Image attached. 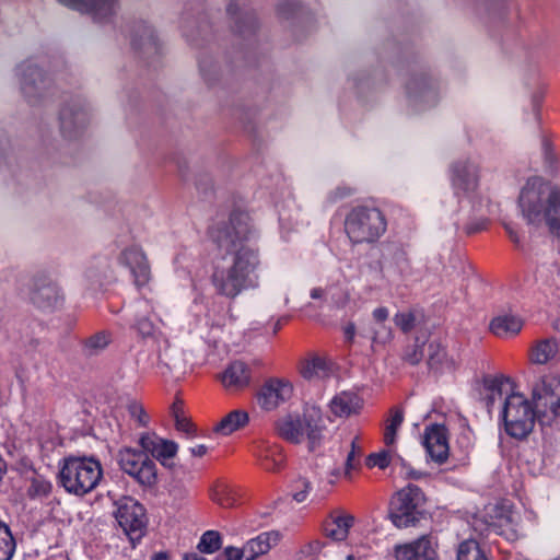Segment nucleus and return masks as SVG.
Instances as JSON below:
<instances>
[{
	"instance_id": "1",
	"label": "nucleus",
	"mask_w": 560,
	"mask_h": 560,
	"mask_svg": "<svg viewBox=\"0 0 560 560\" xmlns=\"http://www.w3.org/2000/svg\"><path fill=\"white\" fill-rule=\"evenodd\" d=\"M255 235L252 219L243 211L233 212L229 222L211 228V240L226 252L211 276L218 294L233 300L244 290L258 288L261 259L258 247L249 244Z\"/></svg>"
},
{
	"instance_id": "2",
	"label": "nucleus",
	"mask_w": 560,
	"mask_h": 560,
	"mask_svg": "<svg viewBox=\"0 0 560 560\" xmlns=\"http://www.w3.org/2000/svg\"><path fill=\"white\" fill-rule=\"evenodd\" d=\"M517 206L528 225L547 226L560 237V189L542 177L534 176L522 187Z\"/></svg>"
},
{
	"instance_id": "3",
	"label": "nucleus",
	"mask_w": 560,
	"mask_h": 560,
	"mask_svg": "<svg viewBox=\"0 0 560 560\" xmlns=\"http://www.w3.org/2000/svg\"><path fill=\"white\" fill-rule=\"evenodd\" d=\"M345 233L352 245L374 244L387 230L383 211L372 206H355L345 218Z\"/></svg>"
},
{
	"instance_id": "4",
	"label": "nucleus",
	"mask_w": 560,
	"mask_h": 560,
	"mask_svg": "<svg viewBox=\"0 0 560 560\" xmlns=\"http://www.w3.org/2000/svg\"><path fill=\"white\" fill-rule=\"evenodd\" d=\"M102 476L98 460L93 457L70 456L63 459L58 478L67 492L83 497L97 487Z\"/></svg>"
},
{
	"instance_id": "5",
	"label": "nucleus",
	"mask_w": 560,
	"mask_h": 560,
	"mask_svg": "<svg viewBox=\"0 0 560 560\" xmlns=\"http://www.w3.org/2000/svg\"><path fill=\"white\" fill-rule=\"evenodd\" d=\"M428 515L427 499L418 486L408 485L390 500L389 518L398 528L416 526Z\"/></svg>"
},
{
	"instance_id": "6",
	"label": "nucleus",
	"mask_w": 560,
	"mask_h": 560,
	"mask_svg": "<svg viewBox=\"0 0 560 560\" xmlns=\"http://www.w3.org/2000/svg\"><path fill=\"white\" fill-rule=\"evenodd\" d=\"M502 415L505 432L517 440L528 436L535 427L537 416L532 402L520 393L506 397Z\"/></svg>"
},
{
	"instance_id": "7",
	"label": "nucleus",
	"mask_w": 560,
	"mask_h": 560,
	"mask_svg": "<svg viewBox=\"0 0 560 560\" xmlns=\"http://www.w3.org/2000/svg\"><path fill=\"white\" fill-rule=\"evenodd\" d=\"M120 469L143 487H152L158 481L156 465L145 451L126 447L118 452Z\"/></svg>"
},
{
	"instance_id": "8",
	"label": "nucleus",
	"mask_w": 560,
	"mask_h": 560,
	"mask_svg": "<svg viewBox=\"0 0 560 560\" xmlns=\"http://www.w3.org/2000/svg\"><path fill=\"white\" fill-rule=\"evenodd\" d=\"M322 429L323 425L314 420L312 416H304L303 419L287 416L276 422V431L279 436L296 444L301 443L306 436L311 451L320 442Z\"/></svg>"
},
{
	"instance_id": "9",
	"label": "nucleus",
	"mask_w": 560,
	"mask_h": 560,
	"mask_svg": "<svg viewBox=\"0 0 560 560\" xmlns=\"http://www.w3.org/2000/svg\"><path fill=\"white\" fill-rule=\"evenodd\" d=\"M115 518L130 539L140 538L145 529L147 516L143 505L130 497L116 502Z\"/></svg>"
},
{
	"instance_id": "10",
	"label": "nucleus",
	"mask_w": 560,
	"mask_h": 560,
	"mask_svg": "<svg viewBox=\"0 0 560 560\" xmlns=\"http://www.w3.org/2000/svg\"><path fill=\"white\" fill-rule=\"evenodd\" d=\"M293 395V385L285 378L270 377L260 386L256 399L265 411L276 410Z\"/></svg>"
},
{
	"instance_id": "11",
	"label": "nucleus",
	"mask_w": 560,
	"mask_h": 560,
	"mask_svg": "<svg viewBox=\"0 0 560 560\" xmlns=\"http://www.w3.org/2000/svg\"><path fill=\"white\" fill-rule=\"evenodd\" d=\"M480 166L471 159H463L451 166V182L457 196L474 194L479 186Z\"/></svg>"
},
{
	"instance_id": "12",
	"label": "nucleus",
	"mask_w": 560,
	"mask_h": 560,
	"mask_svg": "<svg viewBox=\"0 0 560 560\" xmlns=\"http://www.w3.org/2000/svg\"><path fill=\"white\" fill-rule=\"evenodd\" d=\"M27 296L32 304L43 311H52L59 307L63 301L57 284L45 276L33 278Z\"/></svg>"
},
{
	"instance_id": "13",
	"label": "nucleus",
	"mask_w": 560,
	"mask_h": 560,
	"mask_svg": "<svg viewBox=\"0 0 560 560\" xmlns=\"http://www.w3.org/2000/svg\"><path fill=\"white\" fill-rule=\"evenodd\" d=\"M280 533L270 530L249 539L243 548L228 547L224 550L226 560H255L266 555L280 540Z\"/></svg>"
},
{
	"instance_id": "14",
	"label": "nucleus",
	"mask_w": 560,
	"mask_h": 560,
	"mask_svg": "<svg viewBox=\"0 0 560 560\" xmlns=\"http://www.w3.org/2000/svg\"><path fill=\"white\" fill-rule=\"evenodd\" d=\"M59 4L90 15L94 22L108 23L116 15L118 0H56Z\"/></svg>"
},
{
	"instance_id": "15",
	"label": "nucleus",
	"mask_w": 560,
	"mask_h": 560,
	"mask_svg": "<svg viewBox=\"0 0 560 560\" xmlns=\"http://www.w3.org/2000/svg\"><path fill=\"white\" fill-rule=\"evenodd\" d=\"M438 549V538L427 534L410 542L396 545L394 557L396 560H436L439 558Z\"/></svg>"
},
{
	"instance_id": "16",
	"label": "nucleus",
	"mask_w": 560,
	"mask_h": 560,
	"mask_svg": "<svg viewBox=\"0 0 560 560\" xmlns=\"http://www.w3.org/2000/svg\"><path fill=\"white\" fill-rule=\"evenodd\" d=\"M423 446L432 460L443 464L450 455L448 432L444 424H430L423 433Z\"/></svg>"
},
{
	"instance_id": "17",
	"label": "nucleus",
	"mask_w": 560,
	"mask_h": 560,
	"mask_svg": "<svg viewBox=\"0 0 560 560\" xmlns=\"http://www.w3.org/2000/svg\"><path fill=\"white\" fill-rule=\"evenodd\" d=\"M119 262L129 268L135 284L140 288L151 279V270L148 258L140 247L131 246L122 250L118 258Z\"/></svg>"
},
{
	"instance_id": "18",
	"label": "nucleus",
	"mask_w": 560,
	"mask_h": 560,
	"mask_svg": "<svg viewBox=\"0 0 560 560\" xmlns=\"http://www.w3.org/2000/svg\"><path fill=\"white\" fill-rule=\"evenodd\" d=\"M139 443L149 455L155 457L163 466L170 467L171 460L177 453L178 446L175 442L164 440L155 433H144L140 436Z\"/></svg>"
},
{
	"instance_id": "19",
	"label": "nucleus",
	"mask_w": 560,
	"mask_h": 560,
	"mask_svg": "<svg viewBox=\"0 0 560 560\" xmlns=\"http://www.w3.org/2000/svg\"><path fill=\"white\" fill-rule=\"evenodd\" d=\"M355 517L342 510L332 511L323 523V532L327 538L334 541H343L348 538L350 528L353 527Z\"/></svg>"
},
{
	"instance_id": "20",
	"label": "nucleus",
	"mask_w": 560,
	"mask_h": 560,
	"mask_svg": "<svg viewBox=\"0 0 560 560\" xmlns=\"http://www.w3.org/2000/svg\"><path fill=\"white\" fill-rule=\"evenodd\" d=\"M221 382L228 390H242L252 382V369L243 361H233L223 371Z\"/></svg>"
},
{
	"instance_id": "21",
	"label": "nucleus",
	"mask_w": 560,
	"mask_h": 560,
	"mask_svg": "<svg viewBox=\"0 0 560 560\" xmlns=\"http://www.w3.org/2000/svg\"><path fill=\"white\" fill-rule=\"evenodd\" d=\"M560 354L559 341L553 338H545L535 341L528 351V360L536 365H547L556 362Z\"/></svg>"
},
{
	"instance_id": "22",
	"label": "nucleus",
	"mask_w": 560,
	"mask_h": 560,
	"mask_svg": "<svg viewBox=\"0 0 560 560\" xmlns=\"http://www.w3.org/2000/svg\"><path fill=\"white\" fill-rule=\"evenodd\" d=\"M560 394V378L552 376L541 377L533 387L532 396L536 408L545 407L551 409V402Z\"/></svg>"
},
{
	"instance_id": "23",
	"label": "nucleus",
	"mask_w": 560,
	"mask_h": 560,
	"mask_svg": "<svg viewBox=\"0 0 560 560\" xmlns=\"http://www.w3.org/2000/svg\"><path fill=\"white\" fill-rule=\"evenodd\" d=\"M254 455L257 457L259 465L267 471H277L284 464V455L282 448L276 444L259 443Z\"/></svg>"
},
{
	"instance_id": "24",
	"label": "nucleus",
	"mask_w": 560,
	"mask_h": 560,
	"mask_svg": "<svg viewBox=\"0 0 560 560\" xmlns=\"http://www.w3.org/2000/svg\"><path fill=\"white\" fill-rule=\"evenodd\" d=\"M22 74V91L28 98L35 97L45 85L42 71L30 61L20 66Z\"/></svg>"
},
{
	"instance_id": "25",
	"label": "nucleus",
	"mask_w": 560,
	"mask_h": 560,
	"mask_svg": "<svg viewBox=\"0 0 560 560\" xmlns=\"http://www.w3.org/2000/svg\"><path fill=\"white\" fill-rule=\"evenodd\" d=\"M332 372V364L323 357H312L301 363L300 373L308 381L323 380L328 377Z\"/></svg>"
},
{
	"instance_id": "26",
	"label": "nucleus",
	"mask_w": 560,
	"mask_h": 560,
	"mask_svg": "<svg viewBox=\"0 0 560 560\" xmlns=\"http://www.w3.org/2000/svg\"><path fill=\"white\" fill-rule=\"evenodd\" d=\"M427 364L430 370L442 372L454 368V360L448 358L445 348L436 340L425 346Z\"/></svg>"
},
{
	"instance_id": "27",
	"label": "nucleus",
	"mask_w": 560,
	"mask_h": 560,
	"mask_svg": "<svg viewBox=\"0 0 560 560\" xmlns=\"http://www.w3.org/2000/svg\"><path fill=\"white\" fill-rule=\"evenodd\" d=\"M361 408L360 398L348 392H342L330 401V410L337 417H349Z\"/></svg>"
},
{
	"instance_id": "28",
	"label": "nucleus",
	"mask_w": 560,
	"mask_h": 560,
	"mask_svg": "<svg viewBox=\"0 0 560 560\" xmlns=\"http://www.w3.org/2000/svg\"><path fill=\"white\" fill-rule=\"evenodd\" d=\"M523 327V320L514 315H502L493 318L490 330L500 338L517 335Z\"/></svg>"
},
{
	"instance_id": "29",
	"label": "nucleus",
	"mask_w": 560,
	"mask_h": 560,
	"mask_svg": "<svg viewBox=\"0 0 560 560\" xmlns=\"http://www.w3.org/2000/svg\"><path fill=\"white\" fill-rule=\"evenodd\" d=\"M249 421L248 413L244 410H233L215 424L214 431L222 435H230L236 430L245 427Z\"/></svg>"
},
{
	"instance_id": "30",
	"label": "nucleus",
	"mask_w": 560,
	"mask_h": 560,
	"mask_svg": "<svg viewBox=\"0 0 560 560\" xmlns=\"http://www.w3.org/2000/svg\"><path fill=\"white\" fill-rule=\"evenodd\" d=\"M211 500L220 505L221 508L229 509L235 505L237 502V494L231 485L217 481L210 491Z\"/></svg>"
},
{
	"instance_id": "31",
	"label": "nucleus",
	"mask_w": 560,
	"mask_h": 560,
	"mask_svg": "<svg viewBox=\"0 0 560 560\" xmlns=\"http://www.w3.org/2000/svg\"><path fill=\"white\" fill-rule=\"evenodd\" d=\"M456 560H490V557L476 539H466L457 546Z\"/></svg>"
},
{
	"instance_id": "32",
	"label": "nucleus",
	"mask_w": 560,
	"mask_h": 560,
	"mask_svg": "<svg viewBox=\"0 0 560 560\" xmlns=\"http://www.w3.org/2000/svg\"><path fill=\"white\" fill-rule=\"evenodd\" d=\"M334 548L332 544L322 540H312L303 545L295 555L296 560H318L319 555L327 556Z\"/></svg>"
},
{
	"instance_id": "33",
	"label": "nucleus",
	"mask_w": 560,
	"mask_h": 560,
	"mask_svg": "<svg viewBox=\"0 0 560 560\" xmlns=\"http://www.w3.org/2000/svg\"><path fill=\"white\" fill-rule=\"evenodd\" d=\"M86 121V115L82 110L72 112L63 108L60 112V128L65 136L72 137L75 127H83Z\"/></svg>"
},
{
	"instance_id": "34",
	"label": "nucleus",
	"mask_w": 560,
	"mask_h": 560,
	"mask_svg": "<svg viewBox=\"0 0 560 560\" xmlns=\"http://www.w3.org/2000/svg\"><path fill=\"white\" fill-rule=\"evenodd\" d=\"M110 342V335L107 331H98L82 342V350L84 355H95L104 350Z\"/></svg>"
},
{
	"instance_id": "35",
	"label": "nucleus",
	"mask_w": 560,
	"mask_h": 560,
	"mask_svg": "<svg viewBox=\"0 0 560 560\" xmlns=\"http://www.w3.org/2000/svg\"><path fill=\"white\" fill-rule=\"evenodd\" d=\"M404 421V411L399 407H394L390 409L389 418L386 421L385 430H384V443L389 446L393 445L396 441V435L399 427Z\"/></svg>"
},
{
	"instance_id": "36",
	"label": "nucleus",
	"mask_w": 560,
	"mask_h": 560,
	"mask_svg": "<svg viewBox=\"0 0 560 560\" xmlns=\"http://www.w3.org/2000/svg\"><path fill=\"white\" fill-rule=\"evenodd\" d=\"M15 548V539L10 527L0 521V560H11Z\"/></svg>"
},
{
	"instance_id": "37",
	"label": "nucleus",
	"mask_w": 560,
	"mask_h": 560,
	"mask_svg": "<svg viewBox=\"0 0 560 560\" xmlns=\"http://www.w3.org/2000/svg\"><path fill=\"white\" fill-rule=\"evenodd\" d=\"M51 491V483L40 475H35L30 479L27 495L31 499H42L47 497Z\"/></svg>"
},
{
	"instance_id": "38",
	"label": "nucleus",
	"mask_w": 560,
	"mask_h": 560,
	"mask_svg": "<svg viewBox=\"0 0 560 560\" xmlns=\"http://www.w3.org/2000/svg\"><path fill=\"white\" fill-rule=\"evenodd\" d=\"M221 535L215 530H207L198 542V550L203 553H213L221 548Z\"/></svg>"
},
{
	"instance_id": "39",
	"label": "nucleus",
	"mask_w": 560,
	"mask_h": 560,
	"mask_svg": "<svg viewBox=\"0 0 560 560\" xmlns=\"http://www.w3.org/2000/svg\"><path fill=\"white\" fill-rule=\"evenodd\" d=\"M312 489V482L306 477H299L292 483V498L298 502H304Z\"/></svg>"
},
{
	"instance_id": "40",
	"label": "nucleus",
	"mask_w": 560,
	"mask_h": 560,
	"mask_svg": "<svg viewBox=\"0 0 560 560\" xmlns=\"http://www.w3.org/2000/svg\"><path fill=\"white\" fill-rule=\"evenodd\" d=\"M394 323L402 332H409L415 328L416 316L412 312L397 313Z\"/></svg>"
},
{
	"instance_id": "41",
	"label": "nucleus",
	"mask_w": 560,
	"mask_h": 560,
	"mask_svg": "<svg viewBox=\"0 0 560 560\" xmlns=\"http://www.w3.org/2000/svg\"><path fill=\"white\" fill-rule=\"evenodd\" d=\"M485 389L488 392L486 396V406L491 408L495 398L501 397V384L494 378H486L483 382Z\"/></svg>"
},
{
	"instance_id": "42",
	"label": "nucleus",
	"mask_w": 560,
	"mask_h": 560,
	"mask_svg": "<svg viewBox=\"0 0 560 560\" xmlns=\"http://www.w3.org/2000/svg\"><path fill=\"white\" fill-rule=\"evenodd\" d=\"M425 355V345H413L405 350L402 360L411 365L418 364Z\"/></svg>"
},
{
	"instance_id": "43",
	"label": "nucleus",
	"mask_w": 560,
	"mask_h": 560,
	"mask_svg": "<svg viewBox=\"0 0 560 560\" xmlns=\"http://www.w3.org/2000/svg\"><path fill=\"white\" fill-rule=\"evenodd\" d=\"M362 454L361 447L358 445V438L351 442V451L347 455L346 476L350 477V471L359 464V457Z\"/></svg>"
},
{
	"instance_id": "44",
	"label": "nucleus",
	"mask_w": 560,
	"mask_h": 560,
	"mask_svg": "<svg viewBox=\"0 0 560 560\" xmlns=\"http://www.w3.org/2000/svg\"><path fill=\"white\" fill-rule=\"evenodd\" d=\"M393 337L390 327L386 324H374L372 327V341L375 343H386Z\"/></svg>"
},
{
	"instance_id": "45",
	"label": "nucleus",
	"mask_w": 560,
	"mask_h": 560,
	"mask_svg": "<svg viewBox=\"0 0 560 560\" xmlns=\"http://www.w3.org/2000/svg\"><path fill=\"white\" fill-rule=\"evenodd\" d=\"M389 464L390 453L388 451L370 454L366 458V465L369 467H378L381 469H385Z\"/></svg>"
},
{
	"instance_id": "46",
	"label": "nucleus",
	"mask_w": 560,
	"mask_h": 560,
	"mask_svg": "<svg viewBox=\"0 0 560 560\" xmlns=\"http://www.w3.org/2000/svg\"><path fill=\"white\" fill-rule=\"evenodd\" d=\"M354 191H355L354 188L347 186V185H341V186L336 187L334 190H331L327 195V199L329 202H337L341 199L352 196L354 194Z\"/></svg>"
},
{
	"instance_id": "47",
	"label": "nucleus",
	"mask_w": 560,
	"mask_h": 560,
	"mask_svg": "<svg viewBox=\"0 0 560 560\" xmlns=\"http://www.w3.org/2000/svg\"><path fill=\"white\" fill-rule=\"evenodd\" d=\"M128 411L130 417L137 420L140 425H145L148 423L149 418L142 405L133 401L129 404Z\"/></svg>"
},
{
	"instance_id": "48",
	"label": "nucleus",
	"mask_w": 560,
	"mask_h": 560,
	"mask_svg": "<svg viewBox=\"0 0 560 560\" xmlns=\"http://www.w3.org/2000/svg\"><path fill=\"white\" fill-rule=\"evenodd\" d=\"M135 328L142 337H150L154 332V324L145 316L137 319Z\"/></svg>"
},
{
	"instance_id": "49",
	"label": "nucleus",
	"mask_w": 560,
	"mask_h": 560,
	"mask_svg": "<svg viewBox=\"0 0 560 560\" xmlns=\"http://www.w3.org/2000/svg\"><path fill=\"white\" fill-rule=\"evenodd\" d=\"M174 421L178 431L186 433L188 436H194L196 434V427L190 419L186 417V415L174 419Z\"/></svg>"
},
{
	"instance_id": "50",
	"label": "nucleus",
	"mask_w": 560,
	"mask_h": 560,
	"mask_svg": "<svg viewBox=\"0 0 560 560\" xmlns=\"http://www.w3.org/2000/svg\"><path fill=\"white\" fill-rule=\"evenodd\" d=\"M389 316V311L387 307L380 306L375 308L372 313L374 324H386V320Z\"/></svg>"
},
{
	"instance_id": "51",
	"label": "nucleus",
	"mask_w": 560,
	"mask_h": 560,
	"mask_svg": "<svg viewBox=\"0 0 560 560\" xmlns=\"http://www.w3.org/2000/svg\"><path fill=\"white\" fill-rule=\"evenodd\" d=\"M171 415L174 419L185 416L184 402L182 399L176 398L171 406Z\"/></svg>"
},
{
	"instance_id": "52",
	"label": "nucleus",
	"mask_w": 560,
	"mask_h": 560,
	"mask_svg": "<svg viewBox=\"0 0 560 560\" xmlns=\"http://www.w3.org/2000/svg\"><path fill=\"white\" fill-rule=\"evenodd\" d=\"M189 451H190L191 456L202 457L206 455L208 448L206 445L199 444V445L191 447Z\"/></svg>"
},
{
	"instance_id": "53",
	"label": "nucleus",
	"mask_w": 560,
	"mask_h": 560,
	"mask_svg": "<svg viewBox=\"0 0 560 560\" xmlns=\"http://www.w3.org/2000/svg\"><path fill=\"white\" fill-rule=\"evenodd\" d=\"M355 335V327L353 324H349L345 327V336L347 340L352 341L353 337Z\"/></svg>"
},
{
	"instance_id": "54",
	"label": "nucleus",
	"mask_w": 560,
	"mask_h": 560,
	"mask_svg": "<svg viewBox=\"0 0 560 560\" xmlns=\"http://www.w3.org/2000/svg\"><path fill=\"white\" fill-rule=\"evenodd\" d=\"M542 150H544V154L546 156V160H548L551 163V161H552L551 145H550V143L547 140L542 141Z\"/></svg>"
},
{
	"instance_id": "55",
	"label": "nucleus",
	"mask_w": 560,
	"mask_h": 560,
	"mask_svg": "<svg viewBox=\"0 0 560 560\" xmlns=\"http://www.w3.org/2000/svg\"><path fill=\"white\" fill-rule=\"evenodd\" d=\"M505 231L513 243H520L517 233L510 225H505Z\"/></svg>"
},
{
	"instance_id": "56",
	"label": "nucleus",
	"mask_w": 560,
	"mask_h": 560,
	"mask_svg": "<svg viewBox=\"0 0 560 560\" xmlns=\"http://www.w3.org/2000/svg\"><path fill=\"white\" fill-rule=\"evenodd\" d=\"M536 413H540V410H537ZM536 418H538L542 424H550L555 417H552V415L549 416L547 415V412H544L541 416L537 415Z\"/></svg>"
},
{
	"instance_id": "57",
	"label": "nucleus",
	"mask_w": 560,
	"mask_h": 560,
	"mask_svg": "<svg viewBox=\"0 0 560 560\" xmlns=\"http://www.w3.org/2000/svg\"><path fill=\"white\" fill-rule=\"evenodd\" d=\"M482 229H485V222L479 223L477 225H468L466 228V233L467 234H472L475 232L481 231Z\"/></svg>"
},
{
	"instance_id": "58",
	"label": "nucleus",
	"mask_w": 560,
	"mask_h": 560,
	"mask_svg": "<svg viewBox=\"0 0 560 560\" xmlns=\"http://www.w3.org/2000/svg\"><path fill=\"white\" fill-rule=\"evenodd\" d=\"M183 560H207V559L196 552H190V553L184 555Z\"/></svg>"
},
{
	"instance_id": "59",
	"label": "nucleus",
	"mask_w": 560,
	"mask_h": 560,
	"mask_svg": "<svg viewBox=\"0 0 560 560\" xmlns=\"http://www.w3.org/2000/svg\"><path fill=\"white\" fill-rule=\"evenodd\" d=\"M324 295V290L322 288H314L311 291L312 299H320Z\"/></svg>"
},
{
	"instance_id": "60",
	"label": "nucleus",
	"mask_w": 560,
	"mask_h": 560,
	"mask_svg": "<svg viewBox=\"0 0 560 560\" xmlns=\"http://www.w3.org/2000/svg\"><path fill=\"white\" fill-rule=\"evenodd\" d=\"M144 46H148L149 48L154 47V37L151 34V32H148V35L145 37V42L143 43Z\"/></svg>"
},
{
	"instance_id": "61",
	"label": "nucleus",
	"mask_w": 560,
	"mask_h": 560,
	"mask_svg": "<svg viewBox=\"0 0 560 560\" xmlns=\"http://www.w3.org/2000/svg\"><path fill=\"white\" fill-rule=\"evenodd\" d=\"M152 560H170V556L167 552H156L154 553Z\"/></svg>"
},
{
	"instance_id": "62",
	"label": "nucleus",
	"mask_w": 560,
	"mask_h": 560,
	"mask_svg": "<svg viewBox=\"0 0 560 560\" xmlns=\"http://www.w3.org/2000/svg\"><path fill=\"white\" fill-rule=\"evenodd\" d=\"M407 476L412 479H419L421 475L419 472L410 469L407 471Z\"/></svg>"
},
{
	"instance_id": "63",
	"label": "nucleus",
	"mask_w": 560,
	"mask_h": 560,
	"mask_svg": "<svg viewBox=\"0 0 560 560\" xmlns=\"http://www.w3.org/2000/svg\"><path fill=\"white\" fill-rule=\"evenodd\" d=\"M285 320H287L285 318H284V319H278V322L276 323L275 328H273V332H275V334H276L278 330H280V329H281L282 324H283V322H285Z\"/></svg>"
},
{
	"instance_id": "64",
	"label": "nucleus",
	"mask_w": 560,
	"mask_h": 560,
	"mask_svg": "<svg viewBox=\"0 0 560 560\" xmlns=\"http://www.w3.org/2000/svg\"><path fill=\"white\" fill-rule=\"evenodd\" d=\"M235 7H236L235 3H230L229 7H228V12L231 13V14H234L235 13Z\"/></svg>"
}]
</instances>
